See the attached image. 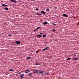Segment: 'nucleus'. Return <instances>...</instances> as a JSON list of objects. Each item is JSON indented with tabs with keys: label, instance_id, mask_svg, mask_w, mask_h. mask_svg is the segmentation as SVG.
I'll use <instances>...</instances> for the list:
<instances>
[{
	"label": "nucleus",
	"instance_id": "nucleus-1",
	"mask_svg": "<svg viewBox=\"0 0 79 79\" xmlns=\"http://www.w3.org/2000/svg\"><path fill=\"white\" fill-rule=\"evenodd\" d=\"M23 75H24V74H21L19 75V76L20 77V79H23V78H24V77H23Z\"/></svg>",
	"mask_w": 79,
	"mask_h": 79
},
{
	"label": "nucleus",
	"instance_id": "nucleus-2",
	"mask_svg": "<svg viewBox=\"0 0 79 79\" xmlns=\"http://www.w3.org/2000/svg\"><path fill=\"white\" fill-rule=\"evenodd\" d=\"M63 16L64 18H68V15L66 14H63Z\"/></svg>",
	"mask_w": 79,
	"mask_h": 79
},
{
	"label": "nucleus",
	"instance_id": "nucleus-3",
	"mask_svg": "<svg viewBox=\"0 0 79 79\" xmlns=\"http://www.w3.org/2000/svg\"><path fill=\"white\" fill-rule=\"evenodd\" d=\"M32 74H33V73H29L28 76L29 77H33V76H31V75H32Z\"/></svg>",
	"mask_w": 79,
	"mask_h": 79
},
{
	"label": "nucleus",
	"instance_id": "nucleus-4",
	"mask_svg": "<svg viewBox=\"0 0 79 79\" xmlns=\"http://www.w3.org/2000/svg\"><path fill=\"white\" fill-rule=\"evenodd\" d=\"M10 1L13 3H17V1L15 0H10Z\"/></svg>",
	"mask_w": 79,
	"mask_h": 79
},
{
	"label": "nucleus",
	"instance_id": "nucleus-5",
	"mask_svg": "<svg viewBox=\"0 0 79 79\" xmlns=\"http://www.w3.org/2000/svg\"><path fill=\"white\" fill-rule=\"evenodd\" d=\"M40 13H41L42 14H43L44 15H45L46 13L45 12V11L44 10H42L41 11Z\"/></svg>",
	"mask_w": 79,
	"mask_h": 79
},
{
	"label": "nucleus",
	"instance_id": "nucleus-6",
	"mask_svg": "<svg viewBox=\"0 0 79 79\" xmlns=\"http://www.w3.org/2000/svg\"><path fill=\"white\" fill-rule=\"evenodd\" d=\"M15 44H17L18 45H19V44L21 43V42H20V41H15Z\"/></svg>",
	"mask_w": 79,
	"mask_h": 79
},
{
	"label": "nucleus",
	"instance_id": "nucleus-7",
	"mask_svg": "<svg viewBox=\"0 0 79 79\" xmlns=\"http://www.w3.org/2000/svg\"><path fill=\"white\" fill-rule=\"evenodd\" d=\"M40 28H41V27H38L35 30H34V31H36L38 30V29H39Z\"/></svg>",
	"mask_w": 79,
	"mask_h": 79
},
{
	"label": "nucleus",
	"instance_id": "nucleus-8",
	"mask_svg": "<svg viewBox=\"0 0 79 79\" xmlns=\"http://www.w3.org/2000/svg\"><path fill=\"white\" fill-rule=\"evenodd\" d=\"M48 24V22H44L43 23V24L44 25H45L46 24Z\"/></svg>",
	"mask_w": 79,
	"mask_h": 79
},
{
	"label": "nucleus",
	"instance_id": "nucleus-9",
	"mask_svg": "<svg viewBox=\"0 0 79 79\" xmlns=\"http://www.w3.org/2000/svg\"><path fill=\"white\" fill-rule=\"evenodd\" d=\"M48 48H49V47H47L43 49L42 50H43V51H45V50H46L47 49H48Z\"/></svg>",
	"mask_w": 79,
	"mask_h": 79
},
{
	"label": "nucleus",
	"instance_id": "nucleus-10",
	"mask_svg": "<svg viewBox=\"0 0 79 79\" xmlns=\"http://www.w3.org/2000/svg\"><path fill=\"white\" fill-rule=\"evenodd\" d=\"M34 73H38V70H37V69H36V70H34Z\"/></svg>",
	"mask_w": 79,
	"mask_h": 79
},
{
	"label": "nucleus",
	"instance_id": "nucleus-11",
	"mask_svg": "<svg viewBox=\"0 0 79 79\" xmlns=\"http://www.w3.org/2000/svg\"><path fill=\"white\" fill-rule=\"evenodd\" d=\"M39 73H44V71H42L41 70H40L39 71Z\"/></svg>",
	"mask_w": 79,
	"mask_h": 79
},
{
	"label": "nucleus",
	"instance_id": "nucleus-12",
	"mask_svg": "<svg viewBox=\"0 0 79 79\" xmlns=\"http://www.w3.org/2000/svg\"><path fill=\"white\" fill-rule=\"evenodd\" d=\"M2 6H8L7 5H5V4H2Z\"/></svg>",
	"mask_w": 79,
	"mask_h": 79
},
{
	"label": "nucleus",
	"instance_id": "nucleus-13",
	"mask_svg": "<svg viewBox=\"0 0 79 79\" xmlns=\"http://www.w3.org/2000/svg\"><path fill=\"white\" fill-rule=\"evenodd\" d=\"M24 72L26 73H29V69H27V70L25 71Z\"/></svg>",
	"mask_w": 79,
	"mask_h": 79
},
{
	"label": "nucleus",
	"instance_id": "nucleus-14",
	"mask_svg": "<svg viewBox=\"0 0 79 79\" xmlns=\"http://www.w3.org/2000/svg\"><path fill=\"white\" fill-rule=\"evenodd\" d=\"M4 10H6L7 11H8V10H9L8 8L7 7H5Z\"/></svg>",
	"mask_w": 79,
	"mask_h": 79
},
{
	"label": "nucleus",
	"instance_id": "nucleus-15",
	"mask_svg": "<svg viewBox=\"0 0 79 79\" xmlns=\"http://www.w3.org/2000/svg\"><path fill=\"white\" fill-rule=\"evenodd\" d=\"M73 60H78V58H73Z\"/></svg>",
	"mask_w": 79,
	"mask_h": 79
},
{
	"label": "nucleus",
	"instance_id": "nucleus-16",
	"mask_svg": "<svg viewBox=\"0 0 79 79\" xmlns=\"http://www.w3.org/2000/svg\"><path fill=\"white\" fill-rule=\"evenodd\" d=\"M46 11H47L48 12L49 11H50V9H49V8H47L46 9Z\"/></svg>",
	"mask_w": 79,
	"mask_h": 79
},
{
	"label": "nucleus",
	"instance_id": "nucleus-17",
	"mask_svg": "<svg viewBox=\"0 0 79 79\" xmlns=\"http://www.w3.org/2000/svg\"><path fill=\"white\" fill-rule=\"evenodd\" d=\"M38 36H39V37L40 38V37H42V35H38Z\"/></svg>",
	"mask_w": 79,
	"mask_h": 79
},
{
	"label": "nucleus",
	"instance_id": "nucleus-18",
	"mask_svg": "<svg viewBox=\"0 0 79 79\" xmlns=\"http://www.w3.org/2000/svg\"><path fill=\"white\" fill-rule=\"evenodd\" d=\"M31 58V57H27V60H29V59H30Z\"/></svg>",
	"mask_w": 79,
	"mask_h": 79
},
{
	"label": "nucleus",
	"instance_id": "nucleus-19",
	"mask_svg": "<svg viewBox=\"0 0 79 79\" xmlns=\"http://www.w3.org/2000/svg\"><path fill=\"white\" fill-rule=\"evenodd\" d=\"M46 37V35H43V37Z\"/></svg>",
	"mask_w": 79,
	"mask_h": 79
},
{
	"label": "nucleus",
	"instance_id": "nucleus-20",
	"mask_svg": "<svg viewBox=\"0 0 79 79\" xmlns=\"http://www.w3.org/2000/svg\"><path fill=\"white\" fill-rule=\"evenodd\" d=\"M71 58H68L67 59V60H71Z\"/></svg>",
	"mask_w": 79,
	"mask_h": 79
},
{
	"label": "nucleus",
	"instance_id": "nucleus-21",
	"mask_svg": "<svg viewBox=\"0 0 79 79\" xmlns=\"http://www.w3.org/2000/svg\"><path fill=\"white\" fill-rule=\"evenodd\" d=\"M9 71H14V70H13V69H9Z\"/></svg>",
	"mask_w": 79,
	"mask_h": 79
},
{
	"label": "nucleus",
	"instance_id": "nucleus-22",
	"mask_svg": "<svg viewBox=\"0 0 79 79\" xmlns=\"http://www.w3.org/2000/svg\"><path fill=\"white\" fill-rule=\"evenodd\" d=\"M52 32H55V30L54 29L52 30Z\"/></svg>",
	"mask_w": 79,
	"mask_h": 79
},
{
	"label": "nucleus",
	"instance_id": "nucleus-23",
	"mask_svg": "<svg viewBox=\"0 0 79 79\" xmlns=\"http://www.w3.org/2000/svg\"><path fill=\"white\" fill-rule=\"evenodd\" d=\"M8 36H12V35H9Z\"/></svg>",
	"mask_w": 79,
	"mask_h": 79
},
{
	"label": "nucleus",
	"instance_id": "nucleus-24",
	"mask_svg": "<svg viewBox=\"0 0 79 79\" xmlns=\"http://www.w3.org/2000/svg\"><path fill=\"white\" fill-rule=\"evenodd\" d=\"M48 74V73H47L46 74H45V75H47Z\"/></svg>",
	"mask_w": 79,
	"mask_h": 79
},
{
	"label": "nucleus",
	"instance_id": "nucleus-25",
	"mask_svg": "<svg viewBox=\"0 0 79 79\" xmlns=\"http://www.w3.org/2000/svg\"><path fill=\"white\" fill-rule=\"evenodd\" d=\"M36 11H38V10H39V9L37 8H36Z\"/></svg>",
	"mask_w": 79,
	"mask_h": 79
},
{
	"label": "nucleus",
	"instance_id": "nucleus-26",
	"mask_svg": "<svg viewBox=\"0 0 79 79\" xmlns=\"http://www.w3.org/2000/svg\"><path fill=\"white\" fill-rule=\"evenodd\" d=\"M35 65H39V64H38V63H36Z\"/></svg>",
	"mask_w": 79,
	"mask_h": 79
},
{
	"label": "nucleus",
	"instance_id": "nucleus-27",
	"mask_svg": "<svg viewBox=\"0 0 79 79\" xmlns=\"http://www.w3.org/2000/svg\"><path fill=\"white\" fill-rule=\"evenodd\" d=\"M40 34H41V35H43V33H41Z\"/></svg>",
	"mask_w": 79,
	"mask_h": 79
},
{
	"label": "nucleus",
	"instance_id": "nucleus-28",
	"mask_svg": "<svg viewBox=\"0 0 79 79\" xmlns=\"http://www.w3.org/2000/svg\"><path fill=\"white\" fill-rule=\"evenodd\" d=\"M52 24H53V25H56V24H55L54 23H52Z\"/></svg>",
	"mask_w": 79,
	"mask_h": 79
},
{
	"label": "nucleus",
	"instance_id": "nucleus-29",
	"mask_svg": "<svg viewBox=\"0 0 79 79\" xmlns=\"http://www.w3.org/2000/svg\"><path fill=\"white\" fill-rule=\"evenodd\" d=\"M36 53H38V52H37V51H36L35 52Z\"/></svg>",
	"mask_w": 79,
	"mask_h": 79
},
{
	"label": "nucleus",
	"instance_id": "nucleus-30",
	"mask_svg": "<svg viewBox=\"0 0 79 79\" xmlns=\"http://www.w3.org/2000/svg\"><path fill=\"white\" fill-rule=\"evenodd\" d=\"M35 15H38V13H36L35 14Z\"/></svg>",
	"mask_w": 79,
	"mask_h": 79
},
{
	"label": "nucleus",
	"instance_id": "nucleus-31",
	"mask_svg": "<svg viewBox=\"0 0 79 79\" xmlns=\"http://www.w3.org/2000/svg\"><path fill=\"white\" fill-rule=\"evenodd\" d=\"M42 15L41 14H40V16H42Z\"/></svg>",
	"mask_w": 79,
	"mask_h": 79
},
{
	"label": "nucleus",
	"instance_id": "nucleus-32",
	"mask_svg": "<svg viewBox=\"0 0 79 79\" xmlns=\"http://www.w3.org/2000/svg\"><path fill=\"white\" fill-rule=\"evenodd\" d=\"M40 14L39 13H38V15H40Z\"/></svg>",
	"mask_w": 79,
	"mask_h": 79
},
{
	"label": "nucleus",
	"instance_id": "nucleus-33",
	"mask_svg": "<svg viewBox=\"0 0 79 79\" xmlns=\"http://www.w3.org/2000/svg\"><path fill=\"white\" fill-rule=\"evenodd\" d=\"M36 36H39V35H36Z\"/></svg>",
	"mask_w": 79,
	"mask_h": 79
},
{
	"label": "nucleus",
	"instance_id": "nucleus-34",
	"mask_svg": "<svg viewBox=\"0 0 79 79\" xmlns=\"http://www.w3.org/2000/svg\"><path fill=\"white\" fill-rule=\"evenodd\" d=\"M41 74H42L43 75H44V74L43 73H41Z\"/></svg>",
	"mask_w": 79,
	"mask_h": 79
},
{
	"label": "nucleus",
	"instance_id": "nucleus-35",
	"mask_svg": "<svg viewBox=\"0 0 79 79\" xmlns=\"http://www.w3.org/2000/svg\"><path fill=\"white\" fill-rule=\"evenodd\" d=\"M41 22H42V20H40Z\"/></svg>",
	"mask_w": 79,
	"mask_h": 79
},
{
	"label": "nucleus",
	"instance_id": "nucleus-36",
	"mask_svg": "<svg viewBox=\"0 0 79 79\" xmlns=\"http://www.w3.org/2000/svg\"><path fill=\"white\" fill-rule=\"evenodd\" d=\"M19 74H20V73H19Z\"/></svg>",
	"mask_w": 79,
	"mask_h": 79
}]
</instances>
